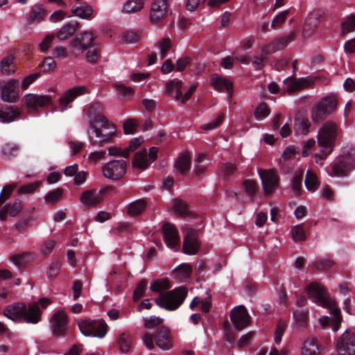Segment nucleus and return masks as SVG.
Returning <instances> with one entry per match:
<instances>
[{
    "instance_id": "f257e3e1",
    "label": "nucleus",
    "mask_w": 355,
    "mask_h": 355,
    "mask_svg": "<svg viewBox=\"0 0 355 355\" xmlns=\"http://www.w3.org/2000/svg\"><path fill=\"white\" fill-rule=\"evenodd\" d=\"M87 135L90 144L101 147L111 142L116 135V127L101 113H96L89 121Z\"/></svg>"
},
{
    "instance_id": "f03ea898",
    "label": "nucleus",
    "mask_w": 355,
    "mask_h": 355,
    "mask_svg": "<svg viewBox=\"0 0 355 355\" xmlns=\"http://www.w3.org/2000/svg\"><path fill=\"white\" fill-rule=\"evenodd\" d=\"M340 131L338 125L333 121L322 124L318 133V144L321 150L320 153L315 154L317 164H322V161L331 153Z\"/></svg>"
},
{
    "instance_id": "7ed1b4c3",
    "label": "nucleus",
    "mask_w": 355,
    "mask_h": 355,
    "mask_svg": "<svg viewBox=\"0 0 355 355\" xmlns=\"http://www.w3.org/2000/svg\"><path fill=\"white\" fill-rule=\"evenodd\" d=\"M3 315L14 322H25L28 324H37L42 318L39 304L36 302L28 306L24 302H15L8 305L3 310Z\"/></svg>"
},
{
    "instance_id": "20e7f679",
    "label": "nucleus",
    "mask_w": 355,
    "mask_h": 355,
    "mask_svg": "<svg viewBox=\"0 0 355 355\" xmlns=\"http://www.w3.org/2000/svg\"><path fill=\"white\" fill-rule=\"evenodd\" d=\"M306 292L313 302L327 308L330 313L334 316L336 324L333 327L334 331H337L338 325L342 321L340 309L336 302L330 298L327 289L317 282H311L306 286Z\"/></svg>"
},
{
    "instance_id": "39448f33",
    "label": "nucleus",
    "mask_w": 355,
    "mask_h": 355,
    "mask_svg": "<svg viewBox=\"0 0 355 355\" xmlns=\"http://www.w3.org/2000/svg\"><path fill=\"white\" fill-rule=\"evenodd\" d=\"M185 286H180L171 291L160 293L159 297L154 300L155 304L167 311L178 309L184 302L187 296Z\"/></svg>"
},
{
    "instance_id": "423d86ee",
    "label": "nucleus",
    "mask_w": 355,
    "mask_h": 355,
    "mask_svg": "<svg viewBox=\"0 0 355 355\" xmlns=\"http://www.w3.org/2000/svg\"><path fill=\"white\" fill-rule=\"evenodd\" d=\"M337 107V100L331 96L322 98L316 103L311 110V119L315 123L324 121L334 112Z\"/></svg>"
},
{
    "instance_id": "0eeeda50",
    "label": "nucleus",
    "mask_w": 355,
    "mask_h": 355,
    "mask_svg": "<svg viewBox=\"0 0 355 355\" xmlns=\"http://www.w3.org/2000/svg\"><path fill=\"white\" fill-rule=\"evenodd\" d=\"M154 341L156 345L164 350H168L172 347V338L170 329L162 326L157 330L155 336L146 333L143 336L144 345L149 349L154 348Z\"/></svg>"
},
{
    "instance_id": "6e6552de",
    "label": "nucleus",
    "mask_w": 355,
    "mask_h": 355,
    "mask_svg": "<svg viewBox=\"0 0 355 355\" xmlns=\"http://www.w3.org/2000/svg\"><path fill=\"white\" fill-rule=\"evenodd\" d=\"M81 333L85 336H93L99 338L105 337L109 327L103 320H92L87 319L78 322Z\"/></svg>"
},
{
    "instance_id": "1a4fd4ad",
    "label": "nucleus",
    "mask_w": 355,
    "mask_h": 355,
    "mask_svg": "<svg viewBox=\"0 0 355 355\" xmlns=\"http://www.w3.org/2000/svg\"><path fill=\"white\" fill-rule=\"evenodd\" d=\"M354 170H355V156L347 154L340 157L333 164L329 175L345 177Z\"/></svg>"
},
{
    "instance_id": "9d476101",
    "label": "nucleus",
    "mask_w": 355,
    "mask_h": 355,
    "mask_svg": "<svg viewBox=\"0 0 355 355\" xmlns=\"http://www.w3.org/2000/svg\"><path fill=\"white\" fill-rule=\"evenodd\" d=\"M259 175L261 180L265 196L272 195L278 188L280 178L275 169H259Z\"/></svg>"
},
{
    "instance_id": "9b49d317",
    "label": "nucleus",
    "mask_w": 355,
    "mask_h": 355,
    "mask_svg": "<svg viewBox=\"0 0 355 355\" xmlns=\"http://www.w3.org/2000/svg\"><path fill=\"white\" fill-rule=\"evenodd\" d=\"M127 171V162L123 159H114L102 168L103 176L109 180H119Z\"/></svg>"
},
{
    "instance_id": "f8f14e48",
    "label": "nucleus",
    "mask_w": 355,
    "mask_h": 355,
    "mask_svg": "<svg viewBox=\"0 0 355 355\" xmlns=\"http://www.w3.org/2000/svg\"><path fill=\"white\" fill-rule=\"evenodd\" d=\"M184 232H185V236L183 241V252L190 255L196 254L200 247L198 231L191 226L186 225L184 227Z\"/></svg>"
},
{
    "instance_id": "ddd939ff",
    "label": "nucleus",
    "mask_w": 355,
    "mask_h": 355,
    "mask_svg": "<svg viewBox=\"0 0 355 355\" xmlns=\"http://www.w3.org/2000/svg\"><path fill=\"white\" fill-rule=\"evenodd\" d=\"M51 328L54 337L64 336L69 324L68 317L64 311L55 312L50 319Z\"/></svg>"
},
{
    "instance_id": "4468645a",
    "label": "nucleus",
    "mask_w": 355,
    "mask_h": 355,
    "mask_svg": "<svg viewBox=\"0 0 355 355\" xmlns=\"http://www.w3.org/2000/svg\"><path fill=\"white\" fill-rule=\"evenodd\" d=\"M338 355H355V334L345 331L337 340Z\"/></svg>"
},
{
    "instance_id": "2eb2a0df",
    "label": "nucleus",
    "mask_w": 355,
    "mask_h": 355,
    "mask_svg": "<svg viewBox=\"0 0 355 355\" xmlns=\"http://www.w3.org/2000/svg\"><path fill=\"white\" fill-rule=\"evenodd\" d=\"M22 102L28 110L35 111L45 105H52L53 101L51 96L49 95L27 94L23 98Z\"/></svg>"
},
{
    "instance_id": "dca6fc26",
    "label": "nucleus",
    "mask_w": 355,
    "mask_h": 355,
    "mask_svg": "<svg viewBox=\"0 0 355 355\" xmlns=\"http://www.w3.org/2000/svg\"><path fill=\"white\" fill-rule=\"evenodd\" d=\"M167 0H154L151 4L150 21L154 25L162 23L168 12Z\"/></svg>"
},
{
    "instance_id": "f3484780",
    "label": "nucleus",
    "mask_w": 355,
    "mask_h": 355,
    "mask_svg": "<svg viewBox=\"0 0 355 355\" xmlns=\"http://www.w3.org/2000/svg\"><path fill=\"white\" fill-rule=\"evenodd\" d=\"M230 320L237 331H241L247 327L250 322V316L245 307L240 305L232 309L230 313Z\"/></svg>"
},
{
    "instance_id": "a211bd4d",
    "label": "nucleus",
    "mask_w": 355,
    "mask_h": 355,
    "mask_svg": "<svg viewBox=\"0 0 355 355\" xmlns=\"http://www.w3.org/2000/svg\"><path fill=\"white\" fill-rule=\"evenodd\" d=\"M94 38L91 32H84L71 40V46L73 49L75 53L80 54L89 48L96 46V44H93Z\"/></svg>"
},
{
    "instance_id": "6ab92c4d",
    "label": "nucleus",
    "mask_w": 355,
    "mask_h": 355,
    "mask_svg": "<svg viewBox=\"0 0 355 355\" xmlns=\"http://www.w3.org/2000/svg\"><path fill=\"white\" fill-rule=\"evenodd\" d=\"M162 229L164 241L168 248L175 249L180 245V237L175 225L166 223L162 225Z\"/></svg>"
},
{
    "instance_id": "aec40b11",
    "label": "nucleus",
    "mask_w": 355,
    "mask_h": 355,
    "mask_svg": "<svg viewBox=\"0 0 355 355\" xmlns=\"http://www.w3.org/2000/svg\"><path fill=\"white\" fill-rule=\"evenodd\" d=\"M87 89L83 86H76L67 89L64 94L59 98L58 101L63 112L67 107H71L70 104L78 97L87 93Z\"/></svg>"
},
{
    "instance_id": "412c9836",
    "label": "nucleus",
    "mask_w": 355,
    "mask_h": 355,
    "mask_svg": "<svg viewBox=\"0 0 355 355\" xmlns=\"http://www.w3.org/2000/svg\"><path fill=\"white\" fill-rule=\"evenodd\" d=\"M19 82L11 79L2 87L1 99L5 102L16 103L19 100L18 87Z\"/></svg>"
},
{
    "instance_id": "4be33fe9",
    "label": "nucleus",
    "mask_w": 355,
    "mask_h": 355,
    "mask_svg": "<svg viewBox=\"0 0 355 355\" xmlns=\"http://www.w3.org/2000/svg\"><path fill=\"white\" fill-rule=\"evenodd\" d=\"M295 33L292 32L285 37L274 40L263 48L261 55L266 57V55L273 53L277 51L283 49L288 43L295 40Z\"/></svg>"
},
{
    "instance_id": "5701e85b",
    "label": "nucleus",
    "mask_w": 355,
    "mask_h": 355,
    "mask_svg": "<svg viewBox=\"0 0 355 355\" xmlns=\"http://www.w3.org/2000/svg\"><path fill=\"white\" fill-rule=\"evenodd\" d=\"M106 189L97 191L96 189H89L84 191L80 196L81 202L87 207H95L99 204L103 199Z\"/></svg>"
},
{
    "instance_id": "b1692460",
    "label": "nucleus",
    "mask_w": 355,
    "mask_h": 355,
    "mask_svg": "<svg viewBox=\"0 0 355 355\" xmlns=\"http://www.w3.org/2000/svg\"><path fill=\"white\" fill-rule=\"evenodd\" d=\"M211 85L217 91H226L229 98L232 97L233 92V84L225 78L218 74H214L210 78Z\"/></svg>"
},
{
    "instance_id": "393cba45",
    "label": "nucleus",
    "mask_w": 355,
    "mask_h": 355,
    "mask_svg": "<svg viewBox=\"0 0 355 355\" xmlns=\"http://www.w3.org/2000/svg\"><path fill=\"white\" fill-rule=\"evenodd\" d=\"M22 207V202L19 199L15 200L12 204L7 203L0 209V220H5L8 214L12 217L16 216L20 213Z\"/></svg>"
},
{
    "instance_id": "a878e982",
    "label": "nucleus",
    "mask_w": 355,
    "mask_h": 355,
    "mask_svg": "<svg viewBox=\"0 0 355 355\" xmlns=\"http://www.w3.org/2000/svg\"><path fill=\"white\" fill-rule=\"evenodd\" d=\"M321 349L315 338H306L302 347V355H320Z\"/></svg>"
},
{
    "instance_id": "bb28decb",
    "label": "nucleus",
    "mask_w": 355,
    "mask_h": 355,
    "mask_svg": "<svg viewBox=\"0 0 355 355\" xmlns=\"http://www.w3.org/2000/svg\"><path fill=\"white\" fill-rule=\"evenodd\" d=\"M173 208L177 214L187 220L196 218L197 217V215L194 212L189 209L187 204L182 200L175 199L173 200Z\"/></svg>"
},
{
    "instance_id": "cd10ccee",
    "label": "nucleus",
    "mask_w": 355,
    "mask_h": 355,
    "mask_svg": "<svg viewBox=\"0 0 355 355\" xmlns=\"http://www.w3.org/2000/svg\"><path fill=\"white\" fill-rule=\"evenodd\" d=\"M21 114L17 107L2 105L0 107V121L2 123H10L15 121Z\"/></svg>"
},
{
    "instance_id": "c85d7f7f",
    "label": "nucleus",
    "mask_w": 355,
    "mask_h": 355,
    "mask_svg": "<svg viewBox=\"0 0 355 355\" xmlns=\"http://www.w3.org/2000/svg\"><path fill=\"white\" fill-rule=\"evenodd\" d=\"M288 82V91L295 92L296 91L307 88L313 83V80L309 78H294L287 80Z\"/></svg>"
},
{
    "instance_id": "c756f323",
    "label": "nucleus",
    "mask_w": 355,
    "mask_h": 355,
    "mask_svg": "<svg viewBox=\"0 0 355 355\" xmlns=\"http://www.w3.org/2000/svg\"><path fill=\"white\" fill-rule=\"evenodd\" d=\"M320 24L319 16L317 14H310L306 19L303 33L306 36H311Z\"/></svg>"
},
{
    "instance_id": "7c9ffc66",
    "label": "nucleus",
    "mask_w": 355,
    "mask_h": 355,
    "mask_svg": "<svg viewBox=\"0 0 355 355\" xmlns=\"http://www.w3.org/2000/svg\"><path fill=\"white\" fill-rule=\"evenodd\" d=\"M71 11L75 15L87 19L93 13V8L86 2H80L73 6Z\"/></svg>"
},
{
    "instance_id": "2f4dec72",
    "label": "nucleus",
    "mask_w": 355,
    "mask_h": 355,
    "mask_svg": "<svg viewBox=\"0 0 355 355\" xmlns=\"http://www.w3.org/2000/svg\"><path fill=\"white\" fill-rule=\"evenodd\" d=\"M191 167V157L187 153H181L175 163V168L180 174H185Z\"/></svg>"
},
{
    "instance_id": "473e14b6",
    "label": "nucleus",
    "mask_w": 355,
    "mask_h": 355,
    "mask_svg": "<svg viewBox=\"0 0 355 355\" xmlns=\"http://www.w3.org/2000/svg\"><path fill=\"white\" fill-rule=\"evenodd\" d=\"M146 205L147 202L143 198L135 200L128 205V214L132 217L139 216L146 209Z\"/></svg>"
},
{
    "instance_id": "72a5a7b5",
    "label": "nucleus",
    "mask_w": 355,
    "mask_h": 355,
    "mask_svg": "<svg viewBox=\"0 0 355 355\" xmlns=\"http://www.w3.org/2000/svg\"><path fill=\"white\" fill-rule=\"evenodd\" d=\"M150 164V162L148 159V154L146 150L142 152L139 151L135 153L132 160V165L134 167L145 170L149 166Z\"/></svg>"
},
{
    "instance_id": "f704fd0d",
    "label": "nucleus",
    "mask_w": 355,
    "mask_h": 355,
    "mask_svg": "<svg viewBox=\"0 0 355 355\" xmlns=\"http://www.w3.org/2000/svg\"><path fill=\"white\" fill-rule=\"evenodd\" d=\"M79 24L77 21H71L67 23L55 35L60 40H64L73 35L76 31Z\"/></svg>"
},
{
    "instance_id": "c9c22d12",
    "label": "nucleus",
    "mask_w": 355,
    "mask_h": 355,
    "mask_svg": "<svg viewBox=\"0 0 355 355\" xmlns=\"http://www.w3.org/2000/svg\"><path fill=\"white\" fill-rule=\"evenodd\" d=\"M182 82L178 79H173L169 80L166 84V92L168 96H172L174 90L176 91L175 98L177 100L182 97V92L181 91Z\"/></svg>"
},
{
    "instance_id": "e433bc0d",
    "label": "nucleus",
    "mask_w": 355,
    "mask_h": 355,
    "mask_svg": "<svg viewBox=\"0 0 355 355\" xmlns=\"http://www.w3.org/2000/svg\"><path fill=\"white\" fill-rule=\"evenodd\" d=\"M14 57L12 55H7L1 61V71L3 75L10 76L15 73V69L13 65Z\"/></svg>"
},
{
    "instance_id": "4c0bfd02",
    "label": "nucleus",
    "mask_w": 355,
    "mask_h": 355,
    "mask_svg": "<svg viewBox=\"0 0 355 355\" xmlns=\"http://www.w3.org/2000/svg\"><path fill=\"white\" fill-rule=\"evenodd\" d=\"M304 184L307 190L314 191L318 188L320 182L315 174L311 171L308 170L306 173Z\"/></svg>"
},
{
    "instance_id": "58836bf2",
    "label": "nucleus",
    "mask_w": 355,
    "mask_h": 355,
    "mask_svg": "<svg viewBox=\"0 0 355 355\" xmlns=\"http://www.w3.org/2000/svg\"><path fill=\"white\" fill-rule=\"evenodd\" d=\"M117 343L119 345L121 352L123 354H127L132 346V340L130 334L122 333L119 335Z\"/></svg>"
},
{
    "instance_id": "ea45409f",
    "label": "nucleus",
    "mask_w": 355,
    "mask_h": 355,
    "mask_svg": "<svg viewBox=\"0 0 355 355\" xmlns=\"http://www.w3.org/2000/svg\"><path fill=\"white\" fill-rule=\"evenodd\" d=\"M46 15V10L41 6L35 5L33 6L28 18L29 23H33L35 21H40L42 20Z\"/></svg>"
},
{
    "instance_id": "a19ab883",
    "label": "nucleus",
    "mask_w": 355,
    "mask_h": 355,
    "mask_svg": "<svg viewBox=\"0 0 355 355\" xmlns=\"http://www.w3.org/2000/svg\"><path fill=\"white\" fill-rule=\"evenodd\" d=\"M143 7V0H129L124 3L123 11L126 13H134L141 10Z\"/></svg>"
},
{
    "instance_id": "79ce46f5",
    "label": "nucleus",
    "mask_w": 355,
    "mask_h": 355,
    "mask_svg": "<svg viewBox=\"0 0 355 355\" xmlns=\"http://www.w3.org/2000/svg\"><path fill=\"white\" fill-rule=\"evenodd\" d=\"M171 286L168 279L162 278L153 281L150 284V289L153 292L159 293L162 291L168 289Z\"/></svg>"
},
{
    "instance_id": "37998d69",
    "label": "nucleus",
    "mask_w": 355,
    "mask_h": 355,
    "mask_svg": "<svg viewBox=\"0 0 355 355\" xmlns=\"http://www.w3.org/2000/svg\"><path fill=\"white\" fill-rule=\"evenodd\" d=\"M63 193V189L57 188L53 191H49L44 196V200L48 204H56Z\"/></svg>"
},
{
    "instance_id": "c03bdc74",
    "label": "nucleus",
    "mask_w": 355,
    "mask_h": 355,
    "mask_svg": "<svg viewBox=\"0 0 355 355\" xmlns=\"http://www.w3.org/2000/svg\"><path fill=\"white\" fill-rule=\"evenodd\" d=\"M243 185L250 200L253 202L257 191L256 182L252 180H245Z\"/></svg>"
},
{
    "instance_id": "a18cd8bd",
    "label": "nucleus",
    "mask_w": 355,
    "mask_h": 355,
    "mask_svg": "<svg viewBox=\"0 0 355 355\" xmlns=\"http://www.w3.org/2000/svg\"><path fill=\"white\" fill-rule=\"evenodd\" d=\"M342 33L343 35L355 31V15H351L343 21L341 24Z\"/></svg>"
},
{
    "instance_id": "49530a36",
    "label": "nucleus",
    "mask_w": 355,
    "mask_h": 355,
    "mask_svg": "<svg viewBox=\"0 0 355 355\" xmlns=\"http://www.w3.org/2000/svg\"><path fill=\"white\" fill-rule=\"evenodd\" d=\"M19 147L12 143L5 144L1 148L2 154L8 157H16L19 153Z\"/></svg>"
},
{
    "instance_id": "de8ad7c7",
    "label": "nucleus",
    "mask_w": 355,
    "mask_h": 355,
    "mask_svg": "<svg viewBox=\"0 0 355 355\" xmlns=\"http://www.w3.org/2000/svg\"><path fill=\"white\" fill-rule=\"evenodd\" d=\"M287 327L286 323L282 320L277 322L276 329L275 331V342L277 345H279L282 342V337Z\"/></svg>"
},
{
    "instance_id": "09e8293b",
    "label": "nucleus",
    "mask_w": 355,
    "mask_h": 355,
    "mask_svg": "<svg viewBox=\"0 0 355 355\" xmlns=\"http://www.w3.org/2000/svg\"><path fill=\"white\" fill-rule=\"evenodd\" d=\"M270 113V110L266 103H261L256 108L254 116L257 119L267 117Z\"/></svg>"
},
{
    "instance_id": "8fccbe9b",
    "label": "nucleus",
    "mask_w": 355,
    "mask_h": 355,
    "mask_svg": "<svg viewBox=\"0 0 355 355\" xmlns=\"http://www.w3.org/2000/svg\"><path fill=\"white\" fill-rule=\"evenodd\" d=\"M290 13L289 10H284L277 15L271 22V27L273 29H276L277 27L284 24Z\"/></svg>"
},
{
    "instance_id": "3c124183",
    "label": "nucleus",
    "mask_w": 355,
    "mask_h": 355,
    "mask_svg": "<svg viewBox=\"0 0 355 355\" xmlns=\"http://www.w3.org/2000/svg\"><path fill=\"white\" fill-rule=\"evenodd\" d=\"M334 262L329 259H318L313 262L314 267L323 271H327L328 270L333 268Z\"/></svg>"
},
{
    "instance_id": "603ef678",
    "label": "nucleus",
    "mask_w": 355,
    "mask_h": 355,
    "mask_svg": "<svg viewBox=\"0 0 355 355\" xmlns=\"http://www.w3.org/2000/svg\"><path fill=\"white\" fill-rule=\"evenodd\" d=\"M147 285L148 281L146 279H142L139 282L133 293V300L135 301L139 300L144 295Z\"/></svg>"
},
{
    "instance_id": "864d4df0",
    "label": "nucleus",
    "mask_w": 355,
    "mask_h": 355,
    "mask_svg": "<svg viewBox=\"0 0 355 355\" xmlns=\"http://www.w3.org/2000/svg\"><path fill=\"white\" fill-rule=\"evenodd\" d=\"M29 254L26 253L15 254L11 257V261L18 268L24 267L29 261Z\"/></svg>"
},
{
    "instance_id": "5fc2aeb1",
    "label": "nucleus",
    "mask_w": 355,
    "mask_h": 355,
    "mask_svg": "<svg viewBox=\"0 0 355 355\" xmlns=\"http://www.w3.org/2000/svg\"><path fill=\"white\" fill-rule=\"evenodd\" d=\"M40 185V182H35L33 183L26 184L21 186L17 192L19 195L21 194H28L34 192Z\"/></svg>"
},
{
    "instance_id": "6e6d98bb",
    "label": "nucleus",
    "mask_w": 355,
    "mask_h": 355,
    "mask_svg": "<svg viewBox=\"0 0 355 355\" xmlns=\"http://www.w3.org/2000/svg\"><path fill=\"white\" fill-rule=\"evenodd\" d=\"M40 76V72H36L24 77L21 83L22 89L26 90Z\"/></svg>"
},
{
    "instance_id": "4d7b16f0",
    "label": "nucleus",
    "mask_w": 355,
    "mask_h": 355,
    "mask_svg": "<svg viewBox=\"0 0 355 355\" xmlns=\"http://www.w3.org/2000/svg\"><path fill=\"white\" fill-rule=\"evenodd\" d=\"M55 35L49 34L45 36L43 40L39 44L40 49L42 52L45 53L51 46L53 40L55 38Z\"/></svg>"
},
{
    "instance_id": "13d9d810",
    "label": "nucleus",
    "mask_w": 355,
    "mask_h": 355,
    "mask_svg": "<svg viewBox=\"0 0 355 355\" xmlns=\"http://www.w3.org/2000/svg\"><path fill=\"white\" fill-rule=\"evenodd\" d=\"M303 173L300 172L298 174H296L293 179L292 181V187L293 192L296 195H299L300 193V191L302 189V182Z\"/></svg>"
},
{
    "instance_id": "bf43d9fd",
    "label": "nucleus",
    "mask_w": 355,
    "mask_h": 355,
    "mask_svg": "<svg viewBox=\"0 0 355 355\" xmlns=\"http://www.w3.org/2000/svg\"><path fill=\"white\" fill-rule=\"evenodd\" d=\"M293 238L295 241H303L306 239V234L301 225H296L292 228Z\"/></svg>"
},
{
    "instance_id": "052dcab7",
    "label": "nucleus",
    "mask_w": 355,
    "mask_h": 355,
    "mask_svg": "<svg viewBox=\"0 0 355 355\" xmlns=\"http://www.w3.org/2000/svg\"><path fill=\"white\" fill-rule=\"evenodd\" d=\"M141 144L139 138H134L130 140L129 146L125 149L123 157L128 158L130 152L135 151Z\"/></svg>"
},
{
    "instance_id": "680f3d73",
    "label": "nucleus",
    "mask_w": 355,
    "mask_h": 355,
    "mask_svg": "<svg viewBox=\"0 0 355 355\" xmlns=\"http://www.w3.org/2000/svg\"><path fill=\"white\" fill-rule=\"evenodd\" d=\"M55 66L56 63L54 59L50 56L45 58L42 64L40 65L44 71H52L55 68Z\"/></svg>"
},
{
    "instance_id": "e2e57ef3",
    "label": "nucleus",
    "mask_w": 355,
    "mask_h": 355,
    "mask_svg": "<svg viewBox=\"0 0 355 355\" xmlns=\"http://www.w3.org/2000/svg\"><path fill=\"white\" fill-rule=\"evenodd\" d=\"M224 119V114H220L214 121L203 125V129L207 130H211L217 128L222 123Z\"/></svg>"
},
{
    "instance_id": "0e129e2a",
    "label": "nucleus",
    "mask_w": 355,
    "mask_h": 355,
    "mask_svg": "<svg viewBox=\"0 0 355 355\" xmlns=\"http://www.w3.org/2000/svg\"><path fill=\"white\" fill-rule=\"evenodd\" d=\"M293 317L297 323L303 326L306 322L308 313L302 310H296L293 311Z\"/></svg>"
},
{
    "instance_id": "69168bd1",
    "label": "nucleus",
    "mask_w": 355,
    "mask_h": 355,
    "mask_svg": "<svg viewBox=\"0 0 355 355\" xmlns=\"http://www.w3.org/2000/svg\"><path fill=\"white\" fill-rule=\"evenodd\" d=\"M60 263L58 262L53 263L47 270V277L49 279H54L58 275L60 270Z\"/></svg>"
},
{
    "instance_id": "338daca9",
    "label": "nucleus",
    "mask_w": 355,
    "mask_h": 355,
    "mask_svg": "<svg viewBox=\"0 0 355 355\" xmlns=\"http://www.w3.org/2000/svg\"><path fill=\"white\" fill-rule=\"evenodd\" d=\"M163 322V319L155 315L144 319V324L147 328H153Z\"/></svg>"
},
{
    "instance_id": "774afa93",
    "label": "nucleus",
    "mask_w": 355,
    "mask_h": 355,
    "mask_svg": "<svg viewBox=\"0 0 355 355\" xmlns=\"http://www.w3.org/2000/svg\"><path fill=\"white\" fill-rule=\"evenodd\" d=\"M137 124L134 119H128L123 123V131L125 135L134 134L136 131Z\"/></svg>"
}]
</instances>
